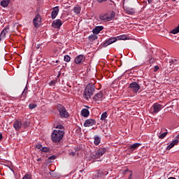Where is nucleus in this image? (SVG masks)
Returning a JSON list of instances; mask_svg holds the SVG:
<instances>
[{
  "label": "nucleus",
  "mask_w": 179,
  "mask_h": 179,
  "mask_svg": "<svg viewBox=\"0 0 179 179\" xmlns=\"http://www.w3.org/2000/svg\"><path fill=\"white\" fill-rule=\"evenodd\" d=\"M65 131L64 130H54L52 133V142H60L61 139L64 138Z\"/></svg>",
  "instance_id": "f257e3e1"
},
{
  "label": "nucleus",
  "mask_w": 179,
  "mask_h": 179,
  "mask_svg": "<svg viewBox=\"0 0 179 179\" xmlns=\"http://www.w3.org/2000/svg\"><path fill=\"white\" fill-rule=\"evenodd\" d=\"M94 85L92 84H88L84 91V98L86 99V100H88V99H90L92 96H93V93H94Z\"/></svg>",
  "instance_id": "f03ea898"
},
{
  "label": "nucleus",
  "mask_w": 179,
  "mask_h": 179,
  "mask_svg": "<svg viewBox=\"0 0 179 179\" xmlns=\"http://www.w3.org/2000/svg\"><path fill=\"white\" fill-rule=\"evenodd\" d=\"M114 17H115V13L113 11L110 14H102L99 16L100 20H103V22H111Z\"/></svg>",
  "instance_id": "7ed1b4c3"
},
{
  "label": "nucleus",
  "mask_w": 179,
  "mask_h": 179,
  "mask_svg": "<svg viewBox=\"0 0 179 179\" xmlns=\"http://www.w3.org/2000/svg\"><path fill=\"white\" fill-rule=\"evenodd\" d=\"M104 153H106V148H100L97 151L92 152L91 157L94 160H97V159H100Z\"/></svg>",
  "instance_id": "20e7f679"
},
{
  "label": "nucleus",
  "mask_w": 179,
  "mask_h": 179,
  "mask_svg": "<svg viewBox=\"0 0 179 179\" xmlns=\"http://www.w3.org/2000/svg\"><path fill=\"white\" fill-rule=\"evenodd\" d=\"M57 107L60 116H62L63 118H68L69 117V114L64 106L62 104H58Z\"/></svg>",
  "instance_id": "39448f33"
},
{
  "label": "nucleus",
  "mask_w": 179,
  "mask_h": 179,
  "mask_svg": "<svg viewBox=\"0 0 179 179\" xmlns=\"http://www.w3.org/2000/svg\"><path fill=\"white\" fill-rule=\"evenodd\" d=\"M129 87L131 90V92H134V93H138V92H139V90L141 89V86H139V84L136 83V82L130 83Z\"/></svg>",
  "instance_id": "423d86ee"
},
{
  "label": "nucleus",
  "mask_w": 179,
  "mask_h": 179,
  "mask_svg": "<svg viewBox=\"0 0 179 179\" xmlns=\"http://www.w3.org/2000/svg\"><path fill=\"white\" fill-rule=\"evenodd\" d=\"M103 99H104V95H103V92H99L94 96V101L97 104H100L101 101H103Z\"/></svg>",
  "instance_id": "0eeeda50"
},
{
  "label": "nucleus",
  "mask_w": 179,
  "mask_h": 179,
  "mask_svg": "<svg viewBox=\"0 0 179 179\" xmlns=\"http://www.w3.org/2000/svg\"><path fill=\"white\" fill-rule=\"evenodd\" d=\"M86 60V57L85 55H79L75 58V62L77 65H80V64H83V62Z\"/></svg>",
  "instance_id": "6e6552de"
},
{
  "label": "nucleus",
  "mask_w": 179,
  "mask_h": 179,
  "mask_svg": "<svg viewBox=\"0 0 179 179\" xmlns=\"http://www.w3.org/2000/svg\"><path fill=\"white\" fill-rule=\"evenodd\" d=\"M93 125H96V120L94 119H87L85 121L83 126L85 127H93Z\"/></svg>",
  "instance_id": "1a4fd4ad"
},
{
  "label": "nucleus",
  "mask_w": 179,
  "mask_h": 179,
  "mask_svg": "<svg viewBox=\"0 0 179 179\" xmlns=\"http://www.w3.org/2000/svg\"><path fill=\"white\" fill-rule=\"evenodd\" d=\"M13 127L15 128V131H20V129L22 128V120H15L13 124Z\"/></svg>",
  "instance_id": "9d476101"
},
{
  "label": "nucleus",
  "mask_w": 179,
  "mask_h": 179,
  "mask_svg": "<svg viewBox=\"0 0 179 179\" xmlns=\"http://www.w3.org/2000/svg\"><path fill=\"white\" fill-rule=\"evenodd\" d=\"M62 26V21L61 20H54L52 24V27L54 29H60Z\"/></svg>",
  "instance_id": "9b49d317"
},
{
  "label": "nucleus",
  "mask_w": 179,
  "mask_h": 179,
  "mask_svg": "<svg viewBox=\"0 0 179 179\" xmlns=\"http://www.w3.org/2000/svg\"><path fill=\"white\" fill-rule=\"evenodd\" d=\"M33 22L35 27H38V26H40V23H41V17L40 15L38 14L34 19Z\"/></svg>",
  "instance_id": "f8f14e48"
},
{
  "label": "nucleus",
  "mask_w": 179,
  "mask_h": 179,
  "mask_svg": "<svg viewBox=\"0 0 179 179\" xmlns=\"http://www.w3.org/2000/svg\"><path fill=\"white\" fill-rule=\"evenodd\" d=\"M115 41H117L116 37L111 38L108 41H106L104 43H103V47H107L108 45H110V44H113V43H115Z\"/></svg>",
  "instance_id": "ddd939ff"
},
{
  "label": "nucleus",
  "mask_w": 179,
  "mask_h": 179,
  "mask_svg": "<svg viewBox=\"0 0 179 179\" xmlns=\"http://www.w3.org/2000/svg\"><path fill=\"white\" fill-rule=\"evenodd\" d=\"M152 108H153V113H159V111H160L162 110V108H163V106H162L161 104L159 103H155L152 106Z\"/></svg>",
  "instance_id": "4468645a"
},
{
  "label": "nucleus",
  "mask_w": 179,
  "mask_h": 179,
  "mask_svg": "<svg viewBox=\"0 0 179 179\" xmlns=\"http://www.w3.org/2000/svg\"><path fill=\"white\" fill-rule=\"evenodd\" d=\"M59 12V8H58V6H56L51 13L52 19H55L58 15Z\"/></svg>",
  "instance_id": "2eb2a0df"
},
{
  "label": "nucleus",
  "mask_w": 179,
  "mask_h": 179,
  "mask_svg": "<svg viewBox=\"0 0 179 179\" xmlns=\"http://www.w3.org/2000/svg\"><path fill=\"white\" fill-rule=\"evenodd\" d=\"M104 29L103 26H97L92 30L93 34H99Z\"/></svg>",
  "instance_id": "dca6fc26"
},
{
  "label": "nucleus",
  "mask_w": 179,
  "mask_h": 179,
  "mask_svg": "<svg viewBox=\"0 0 179 179\" xmlns=\"http://www.w3.org/2000/svg\"><path fill=\"white\" fill-rule=\"evenodd\" d=\"M179 140L178 139H175L167 147H166V150H170V149H172V148H174L177 143H178Z\"/></svg>",
  "instance_id": "f3484780"
},
{
  "label": "nucleus",
  "mask_w": 179,
  "mask_h": 179,
  "mask_svg": "<svg viewBox=\"0 0 179 179\" xmlns=\"http://www.w3.org/2000/svg\"><path fill=\"white\" fill-rule=\"evenodd\" d=\"M90 114V112H89V110H87V108H84L81 110V115L83 117H89Z\"/></svg>",
  "instance_id": "a211bd4d"
},
{
  "label": "nucleus",
  "mask_w": 179,
  "mask_h": 179,
  "mask_svg": "<svg viewBox=\"0 0 179 179\" xmlns=\"http://www.w3.org/2000/svg\"><path fill=\"white\" fill-rule=\"evenodd\" d=\"M141 143H136L133 145H131L129 147V149H130L131 150H136V149H138V147L141 146Z\"/></svg>",
  "instance_id": "6ab92c4d"
},
{
  "label": "nucleus",
  "mask_w": 179,
  "mask_h": 179,
  "mask_svg": "<svg viewBox=\"0 0 179 179\" xmlns=\"http://www.w3.org/2000/svg\"><path fill=\"white\" fill-rule=\"evenodd\" d=\"M8 33V30L7 29H3L1 34H0V41L1 40H3V38H5V37L6 36V34Z\"/></svg>",
  "instance_id": "aec40b11"
},
{
  "label": "nucleus",
  "mask_w": 179,
  "mask_h": 179,
  "mask_svg": "<svg viewBox=\"0 0 179 179\" xmlns=\"http://www.w3.org/2000/svg\"><path fill=\"white\" fill-rule=\"evenodd\" d=\"M9 2H10V0H2L1 1V5L3 8H6V6L9 5Z\"/></svg>",
  "instance_id": "412c9836"
},
{
  "label": "nucleus",
  "mask_w": 179,
  "mask_h": 179,
  "mask_svg": "<svg viewBox=\"0 0 179 179\" xmlns=\"http://www.w3.org/2000/svg\"><path fill=\"white\" fill-rule=\"evenodd\" d=\"M94 139V145H99L100 143L101 139H100V137H99V136H95Z\"/></svg>",
  "instance_id": "4be33fe9"
},
{
  "label": "nucleus",
  "mask_w": 179,
  "mask_h": 179,
  "mask_svg": "<svg viewBox=\"0 0 179 179\" xmlns=\"http://www.w3.org/2000/svg\"><path fill=\"white\" fill-rule=\"evenodd\" d=\"M74 13H76L77 15H79L80 13V7L79 6H77L74 7Z\"/></svg>",
  "instance_id": "5701e85b"
},
{
  "label": "nucleus",
  "mask_w": 179,
  "mask_h": 179,
  "mask_svg": "<svg viewBox=\"0 0 179 179\" xmlns=\"http://www.w3.org/2000/svg\"><path fill=\"white\" fill-rule=\"evenodd\" d=\"M30 126V122L25 121L24 122H22V128H27Z\"/></svg>",
  "instance_id": "b1692460"
},
{
  "label": "nucleus",
  "mask_w": 179,
  "mask_h": 179,
  "mask_svg": "<svg viewBox=\"0 0 179 179\" xmlns=\"http://www.w3.org/2000/svg\"><path fill=\"white\" fill-rule=\"evenodd\" d=\"M98 37L97 35L92 34L89 36V39L92 40V41H94V40H97Z\"/></svg>",
  "instance_id": "393cba45"
},
{
  "label": "nucleus",
  "mask_w": 179,
  "mask_h": 179,
  "mask_svg": "<svg viewBox=\"0 0 179 179\" xmlns=\"http://www.w3.org/2000/svg\"><path fill=\"white\" fill-rule=\"evenodd\" d=\"M106 118H107V112H104L103 113H102V115L101 116V121H104V120H106Z\"/></svg>",
  "instance_id": "a878e982"
},
{
  "label": "nucleus",
  "mask_w": 179,
  "mask_h": 179,
  "mask_svg": "<svg viewBox=\"0 0 179 179\" xmlns=\"http://www.w3.org/2000/svg\"><path fill=\"white\" fill-rule=\"evenodd\" d=\"M128 15H134L135 13V10L134 8H129L127 10Z\"/></svg>",
  "instance_id": "bb28decb"
},
{
  "label": "nucleus",
  "mask_w": 179,
  "mask_h": 179,
  "mask_svg": "<svg viewBox=\"0 0 179 179\" xmlns=\"http://www.w3.org/2000/svg\"><path fill=\"white\" fill-rule=\"evenodd\" d=\"M64 131V126L59 124L58 126L56 127V129H55V131Z\"/></svg>",
  "instance_id": "cd10ccee"
},
{
  "label": "nucleus",
  "mask_w": 179,
  "mask_h": 179,
  "mask_svg": "<svg viewBox=\"0 0 179 179\" xmlns=\"http://www.w3.org/2000/svg\"><path fill=\"white\" fill-rule=\"evenodd\" d=\"M36 107H37V104H36V103H30L29 105V108H30V110H33V109L36 108Z\"/></svg>",
  "instance_id": "c85d7f7f"
},
{
  "label": "nucleus",
  "mask_w": 179,
  "mask_h": 179,
  "mask_svg": "<svg viewBox=\"0 0 179 179\" xmlns=\"http://www.w3.org/2000/svg\"><path fill=\"white\" fill-rule=\"evenodd\" d=\"M103 175V176H107L108 174V173H107V172H103V171H99V172H98V177H101V175Z\"/></svg>",
  "instance_id": "c756f323"
},
{
  "label": "nucleus",
  "mask_w": 179,
  "mask_h": 179,
  "mask_svg": "<svg viewBox=\"0 0 179 179\" xmlns=\"http://www.w3.org/2000/svg\"><path fill=\"white\" fill-rule=\"evenodd\" d=\"M167 134V132L162 133L161 135L159 136V139H164Z\"/></svg>",
  "instance_id": "7c9ffc66"
},
{
  "label": "nucleus",
  "mask_w": 179,
  "mask_h": 179,
  "mask_svg": "<svg viewBox=\"0 0 179 179\" xmlns=\"http://www.w3.org/2000/svg\"><path fill=\"white\" fill-rule=\"evenodd\" d=\"M64 59L65 62H69L71 61V57L69 55H65Z\"/></svg>",
  "instance_id": "2f4dec72"
},
{
  "label": "nucleus",
  "mask_w": 179,
  "mask_h": 179,
  "mask_svg": "<svg viewBox=\"0 0 179 179\" xmlns=\"http://www.w3.org/2000/svg\"><path fill=\"white\" fill-rule=\"evenodd\" d=\"M26 94H27V87H25L24 91L22 92V96L26 97Z\"/></svg>",
  "instance_id": "473e14b6"
},
{
  "label": "nucleus",
  "mask_w": 179,
  "mask_h": 179,
  "mask_svg": "<svg viewBox=\"0 0 179 179\" xmlns=\"http://www.w3.org/2000/svg\"><path fill=\"white\" fill-rule=\"evenodd\" d=\"M117 38L120 40H127V36L125 35H122L120 36H118Z\"/></svg>",
  "instance_id": "72a5a7b5"
},
{
  "label": "nucleus",
  "mask_w": 179,
  "mask_h": 179,
  "mask_svg": "<svg viewBox=\"0 0 179 179\" xmlns=\"http://www.w3.org/2000/svg\"><path fill=\"white\" fill-rule=\"evenodd\" d=\"M41 152H45V153H47L48 152V148L47 147H42V149L41 150Z\"/></svg>",
  "instance_id": "f704fd0d"
},
{
  "label": "nucleus",
  "mask_w": 179,
  "mask_h": 179,
  "mask_svg": "<svg viewBox=\"0 0 179 179\" xmlns=\"http://www.w3.org/2000/svg\"><path fill=\"white\" fill-rule=\"evenodd\" d=\"M56 83H57V80H52V81H50L49 85H50V86H55Z\"/></svg>",
  "instance_id": "c9c22d12"
},
{
  "label": "nucleus",
  "mask_w": 179,
  "mask_h": 179,
  "mask_svg": "<svg viewBox=\"0 0 179 179\" xmlns=\"http://www.w3.org/2000/svg\"><path fill=\"white\" fill-rule=\"evenodd\" d=\"M36 149H39L40 150H41L43 149V145H41V144H37L36 145Z\"/></svg>",
  "instance_id": "e433bc0d"
},
{
  "label": "nucleus",
  "mask_w": 179,
  "mask_h": 179,
  "mask_svg": "<svg viewBox=\"0 0 179 179\" xmlns=\"http://www.w3.org/2000/svg\"><path fill=\"white\" fill-rule=\"evenodd\" d=\"M31 177H30V175L29 174H26L23 178L22 179H30Z\"/></svg>",
  "instance_id": "4c0bfd02"
},
{
  "label": "nucleus",
  "mask_w": 179,
  "mask_h": 179,
  "mask_svg": "<svg viewBox=\"0 0 179 179\" xmlns=\"http://www.w3.org/2000/svg\"><path fill=\"white\" fill-rule=\"evenodd\" d=\"M107 1V0H96V2H98L99 3H101V2H106Z\"/></svg>",
  "instance_id": "58836bf2"
},
{
  "label": "nucleus",
  "mask_w": 179,
  "mask_h": 179,
  "mask_svg": "<svg viewBox=\"0 0 179 179\" xmlns=\"http://www.w3.org/2000/svg\"><path fill=\"white\" fill-rule=\"evenodd\" d=\"M49 159L50 160H55V155H52V156L49 157Z\"/></svg>",
  "instance_id": "ea45409f"
},
{
  "label": "nucleus",
  "mask_w": 179,
  "mask_h": 179,
  "mask_svg": "<svg viewBox=\"0 0 179 179\" xmlns=\"http://www.w3.org/2000/svg\"><path fill=\"white\" fill-rule=\"evenodd\" d=\"M154 71L156 72L157 71H159V67L157 66H155Z\"/></svg>",
  "instance_id": "a19ab883"
},
{
  "label": "nucleus",
  "mask_w": 179,
  "mask_h": 179,
  "mask_svg": "<svg viewBox=\"0 0 179 179\" xmlns=\"http://www.w3.org/2000/svg\"><path fill=\"white\" fill-rule=\"evenodd\" d=\"M2 138H3L2 134L0 133V141H2Z\"/></svg>",
  "instance_id": "79ce46f5"
},
{
  "label": "nucleus",
  "mask_w": 179,
  "mask_h": 179,
  "mask_svg": "<svg viewBox=\"0 0 179 179\" xmlns=\"http://www.w3.org/2000/svg\"><path fill=\"white\" fill-rule=\"evenodd\" d=\"M176 62H177V60H172V64H176Z\"/></svg>",
  "instance_id": "37998d69"
},
{
  "label": "nucleus",
  "mask_w": 179,
  "mask_h": 179,
  "mask_svg": "<svg viewBox=\"0 0 179 179\" xmlns=\"http://www.w3.org/2000/svg\"><path fill=\"white\" fill-rule=\"evenodd\" d=\"M36 162H41V158H38V159H36Z\"/></svg>",
  "instance_id": "c03bdc74"
},
{
  "label": "nucleus",
  "mask_w": 179,
  "mask_h": 179,
  "mask_svg": "<svg viewBox=\"0 0 179 179\" xmlns=\"http://www.w3.org/2000/svg\"><path fill=\"white\" fill-rule=\"evenodd\" d=\"M176 139H178V141H179V134H178V135L176 136Z\"/></svg>",
  "instance_id": "a18cd8bd"
},
{
  "label": "nucleus",
  "mask_w": 179,
  "mask_h": 179,
  "mask_svg": "<svg viewBox=\"0 0 179 179\" xmlns=\"http://www.w3.org/2000/svg\"><path fill=\"white\" fill-rule=\"evenodd\" d=\"M148 3H152V0H148Z\"/></svg>",
  "instance_id": "49530a36"
},
{
  "label": "nucleus",
  "mask_w": 179,
  "mask_h": 179,
  "mask_svg": "<svg viewBox=\"0 0 179 179\" xmlns=\"http://www.w3.org/2000/svg\"><path fill=\"white\" fill-rule=\"evenodd\" d=\"M150 64L153 63V59H150Z\"/></svg>",
  "instance_id": "de8ad7c7"
},
{
  "label": "nucleus",
  "mask_w": 179,
  "mask_h": 179,
  "mask_svg": "<svg viewBox=\"0 0 179 179\" xmlns=\"http://www.w3.org/2000/svg\"><path fill=\"white\" fill-rule=\"evenodd\" d=\"M173 1H176V0H173Z\"/></svg>",
  "instance_id": "09e8293b"
},
{
  "label": "nucleus",
  "mask_w": 179,
  "mask_h": 179,
  "mask_svg": "<svg viewBox=\"0 0 179 179\" xmlns=\"http://www.w3.org/2000/svg\"><path fill=\"white\" fill-rule=\"evenodd\" d=\"M129 179H131V178H129Z\"/></svg>",
  "instance_id": "8fccbe9b"
}]
</instances>
